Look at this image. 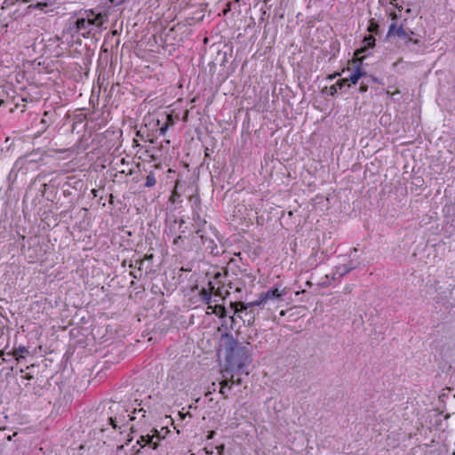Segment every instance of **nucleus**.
I'll return each mask as SVG.
<instances>
[{
  "label": "nucleus",
  "mask_w": 455,
  "mask_h": 455,
  "mask_svg": "<svg viewBox=\"0 0 455 455\" xmlns=\"http://www.w3.org/2000/svg\"><path fill=\"white\" fill-rule=\"evenodd\" d=\"M286 294L287 291L285 288L280 289L279 287H273L262 292L260 295L266 305L273 304L275 306V303L283 302Z\"/></svg>",
  "instance_id": "4"
},
{
  "label": "nucleus",
  "mask_w": 455,
  "mask_h": 455,
  "mask_svg": "<svg viewBox=\"0 0 455 455\" xmlns=\"http://www.w3.org/2000/svg\"><path fill=\"white\" fill-rule=\"evenodd\" d=\"M42 159L43 154L41 152L33 151L19 157L16 163L23 166L29 164H37Z\"/></svg>",
  "instance_id": "8"
},
{
  "label": "nucleus",
  "mask_w": 455,
  "mask_h": 455,
  "mask_svg": "<svg viewBox=\"0 0 455 455\" xmlns=\"http://www.w3.org/2000/svg\"><path fill=\"white\" fill-rule=\"evenodd\" d=\"M10 92L14 93L12 84H0V105L4 104L10 100V97L12 96L10 94Z\"/></svg>",
  "instance_id": "10"
},
{
  "label": "nucleus",
  "mask_w": 455,
  "mask_h": 455,
  "mask_svg": "<svg viewBox=\"0 0 455 455\" xmlns=\"http://www.w3.org/2000/svg\"><path fill=\"white\" fill-rule=\"evenodd\" d=\"M180 239H181L180 235L175 237L173 240V244H178Z\"/></svg>",
  "instance_id": "24"
},
{
  "label": "nucleus",
  "mask_w": 455,
  "mask_h": 455,
  "mask_svg": "<svg viewBox=\"0 0 455 455\" xmlns=\"http://www.w3.org/2000/svg\"><path fill=\"white\" fill-rule=\"evenodd\" d=\"M3 355H4V351L0 350V357H2Z\"/></svg>",
  "instance_id": "31"
},
{
  "label": "nucleus",
  "mask_w": 455,
  "mask_h": 455,
  "mask_svg": "<svg viewBox=\"0 0 455 455\" xmlns=\"http://www.w3.org/2000/svg\"><path fill=\"white\" fill-rule=\"evenodd\" d=\"M345 84H347V80H346L345 78H344V79H342V80L338 81V82L335 84V85H337V87H338V88H339V89H342V87H343Z\"/></svg>",
  "instance_id": "21"
},
{
  "label": "nucleus",
  "mask_w": 455,
  "mask_h": 455,
  "mask_svg": "<svg viewBox=\"0 0 455 455\" xmlns=\"http://www.w3.org/2000/svg\"><path fill=\"white\" fill-rule=\"evenodd\" d=\"M222 339L227 350V367H229L231 370L240 371L251 363V359L247 346L238 344L229 333L223 334Z\"/></svg>",
  "instance_id": "1"
},
{
  "label": "nucleus",
  "mask_w": 455,
  "mask_h": 455,
  "mask_svg": "<svg viewBox=\"0 0 455 455\" xmlns=\"http://www.w3.org/2000/svg\"><path fill=\"white\" fill-rule=\"evenodd\" d=\"M236 370H231L229 367H227L223 371H221V381L228 382V388L231 389L235 385H240L242 383V379L240 377H235V371Z\"/></svg>",
  "instance_id": "6"
},
{
  "label": "nucleus",
  "mask_w": 455,
  "mask_h": 455,
  "mask_svg": "<svg viewBox=\"0 0 455 455\" xmlns=\"http://www.w3.org/2000/svg\"><path fill=\"white\" fill-rule=\"evenodd\" d=\"M10 101L14 105V108H20L21 112L25 111L26 104L28 102V99L26 97L13 94L10 97Z\"/></svg>",
  "instance_id": "11"
},
{
  "label": "nucleus",
  "mask_w": 455,
  "mask_h": 455,
  "mask_svg": "<svg viewBox=\"0 0 455 455\" xmlns=\"http://www.w3.org/2000/svg\"><path fill=\"white\" fill-rule=\"evenodd\" d=\"M337 89H338V87H337V85H335V84H334V85H332V86H331V87H330L331 94V95H333L334 93H336V92H337Z\"/></svg>",
  "instance_id": "23"
},
{
  "label": "nucleus",
  "mask_w": 455,
  "mask_h": 455,
  "mask_svg": "<svg viewBox=\"0 0 455 455\" xmlns=\"http://www.w3.org/2000/svg\"><path fill=\"white\" fill-rule=\"evenodd\" d=\"M363 75V73L361 71V69L357 68L353 74L349 76V77L345 78L347 80V86H350V84H355Z\"/></svg>",
  "instance_id": "15"
},
{
  "label": "nucleus",
  "mask_w": 455,
  "mask_h": 455,
  "mask_svg": "<svg viewBox=\"0 0 455 455\" xmlns=\"http://www.w3.org/2000/svg\"><path fill=\"white\" fill-rule=\"evenodd\" d=\"M143 259H138V260H135L134 262V265L133 264H131V267H137L138 268V272H140L141 271V266L143 264Z\"/></svg>",
  "instance_id": "20"
},
{
  "label": "nucleus",
  "mask_w": 455,
  "mask_h": 455,
  "mask_svg": "<svg viewBox=\"0 0 455 455\" xmlns=\"http://www.w3.org/2000/svg\"><path fill=\"white\" fill-rule=\"evenodd\" d=\"M231 306L234 307L235 314L245 311V315H250V318L248 319V322L250 323L251 320H254V315L252 314L251 309L250 311H247V310L253 307H265L267 305H266L265 301H263V299H262L261 295L259 294V299L257 300H254V301H251L249 303L235 302V303H232Z\"/></svg>",
  "instance_id": "3"
},
{
  "label": "nucleus",
  "mask_w": 455,
  "mask_h": 455,
  "mask_svg": "<svg viewBox=\"0 0 455 455\" xmlns=\"http://www.w3.org/2000/svg\"><path fill=\"white\" fill-rule=\"evenodd\" d=\"M396 36L400 38H403L406 40L407 42H413L414 44H418L419 41L418 39H412L411 36H409V34L405 31V29L403 27H397L395 24H392L389 27L387 36Z\"/></svg>",
  "instance_id": "7"
},
{
  "label": "nucleus",
  "mask_w": 455,
  "mask_h": 455,
  "mask_svg": "<svg viewBox=\"0 0 455 455\" xmlns=\"http://www.w3.org/2000/svg\"><path fill=\"white\" fill-rule=\"evenodd\" d=\"M48 115V112H44V116L45 117Z\"/></svg>",
  "instance_id": "34"
},
{
  "label": "nucleus",
  "mask_w": 455,
  "mask_h": 455,
  "mask_svg": "<svg viewBox=\"0 0 455 455\" xmlns=\"http://www.w3.org/2000/svg\"><path fill=\"white\" fill-rule=\"evenodd\" d=\"M102 16L101 14H98L94 19H84L80 18L77 19L76 25L78 30L87 29L90 26L97 24V26H100L102 24Z\"/></svg>",
  "instance_id": "9"
},
{
  "label": "nucleus",
  "mask_w": 455,
  "mask_h": 455,
  "mask_svg": "<svg viewBox=\"0 0 455 455\" xmlns=\"http://www.w3.org/2000/svg\"><path fill=\"white\" fill-rule=\"evenodd\" d=\"M41 123H42L44 125H46V124H47V121H46V119H45L44 117V118H42Z\"/></svg>",
  "instance_id": "27"
},
{
  "label": "nucleus",
  "mask_w": 455,
  "mask_h": 455,
  "mask_svg": "<svg viewBox=\"0 0 455 455\" xmlns=\"http://www.w3.org/2000/svg\"><path fill=\"white\" fill-rule=\"evenodd\" d=\"M364 46L361 49L355 52V56L358 57L359 53L363 52L366 48L373 47L375 44V38L372 36H366L363 39Z\"/></svg>",
  "instance_id": "16"
},
{
  "label": "nucleus",
  "mask_w": 455,
  "mask_h": 455,
  "mask_svg": "<svg viewBox=\"0 0 455 455\" xmlns=\"http://www.w3.org/2000/svg\"><path fill=\"white\" fill-rule=\"evenodd\" d=\"M153 259V254H150V255H147L145 259Z\"/></svg>",
  "instance_id": "28"
},
{
  "label": "nucleus",
  "mask_w": 455,
  "mask_h": 455,
  "mask_svg": "<svg viewBox=\"0 0 455 455\" xmlns=\"http://www.w3.org/2000/svg\"><path fill=\"white\" fill-rule=\"evenodd\" d=\"M156 183V180L155 174L153 172H149L146 178L145 186L148 188L154 187Z\"/></svg>",
  "instance_id": "17"
},
{
  "label": "nucleus",
  "mask_w": 455,
  "mask_h": 455,
  "mask_svg": "<svg viewBox=\"0 0 455 455\" xmlns=\"http://www.w3.org/2000/svg\"><path fill=\"white\" fill-rule=\"evenodd\" d=\"M208 310L210 311H207V314H215L217 315H219V317L220 318H225L226 317V309L224 307L222 306H208Z\"/></svg>",
  "instance_id": "14"
},
{
  "label": "nucleus",
  "mask_w": 455,
  "mask_h": 455,
  "mask_svg": "<svg viewBox=\"0 0 455 455\" xmlns=\"http://www.w3.org/2000/svg\"><path fill=\"white\" fill-rule=\"evenodd\" d=\"M160 435L156 429H155V435H150L149 434L141 435L140 439L137 440V444L140 447H144L146 444H149L153 450H156L159 446Z\"/></svg>",
  "instance_id": "5"
},
{
  "label": "nucleus",
  "mask_w": 455,
  "mask_h": 455,
  "mask_svg": "<svg viewBox=\"0 0 455 455\" xmlns=\"http://www.w3.org/2000/svg\"><path fill=\"white\" fill-rule=\"evenodd\" d=\"M214 435H215V432L214 431H211V432H209L207 438L208 439H212V438H213Z\"/></svg>",
  "instance_id": "26"
},
{
  "label": "nucleus",
  "mask_w": 455,
  "mask_h": 455,
  "mask_svg": "<svg viewBox=\"0 0 455 455\" xmlns=\"http://www.w3.org/2000/svg\"><path fill=\"white\" fill-rule=\"evenodd\" d=\"M109 411L110 413L108 418L109 424L115 429L120 428L121 425H124L126 421V418L129 417V415H127L128 411L120 403H114L109 407Z\"/></svg>",
  "instance_id": "2"
},
{
  "label": "nucleus",
  "mask_w": 455,
  "mask_h": 455,
  "mask_svg": "<svg viewBox=\"0 0 455 455\" xmlns=\"http://www.w3.org/2000/svg\"><path fill=\"white\" fill-rule=\"evenodd\" d=\"M172 122V116H167V123L160 128V134L164 135L168 130L170 124Z\"/></svg>",
  "instance_id": "18"
},
{
  "label": "nucleus",
  "mask_w": 455,
  "mask_h": 455,
  "mask_svg": "<svg viewBox=\"0 0 455 455\" xmlns=\"http://www.w3.org/2000/svg\"><path fill=\"white\" fill-rule=\"evenodd\" d=\"M220 393L223 395V397L225 399L228 398V395H227V392H226V388L228 387V382L220 380Z\"/></svg>",
  "instance_id": "19"
},
{
  "label": "nucleus",
  "mask_w": 455,
  "mask_h": 455,
  "mask_svg": "<svg viewBox=\"0 0 455 455\" xmlns=\"http://www.w3.org/2000/svg\"><path fill=\"white\" fill-rule=\"evenodd\" d=\"M361 91H363V92L366 91V87L361 86Z\"/></svg>",
  "instance_id": "30"
},
{
  "label": "nucleus",
  "mask_w": 455,
  "mask_h": 455,
  "mask_svg": "<svg viewBox=\"0 0 455 455\" xmlns=\"http://www.w3.org/2000/svg\"><path fill=\"white\" fill-rule=\"evenodd\" d=\"M377 28H378V25H377V24L372 23V24L369 27V31H371V32H376Z\"/></svg>",
  "instance_id": "22"
},
{
  "label": "nucleus",
  "mask_w": 455,
  "mask_h": 455,
  "mask_svg": "<svg viewBox=\"0 0 455 455\" xmlns=\"http://www.w3.org/2000/svg\"><path fill=\"white\" fill-rule=\"evenodd\" d=\"M354 268H355V266H354L352 263H349L348 265H340L336 267L334 275H338L341 277Z\"/></svg>",
  "instance_id": "13"
},
{
  "label": "nucleus",
  "mask_w": 455,
  "mask_h": 455,
  "mask_svg": "<svg viewBox=\"0 0 455 455\" xmlns=\"http://www.w3.org/2000/svg\"><path fill=\"white\" fill-rule=\"evenodd\" d=\"M285 314H286V311H285V310H282V311L280 312V315H281V316H284V315H285Z\"/></svg>",
  "instance_id": "29"
},
{
  "label": "nucleus",
  "mask_w": 455,
  "mask_h": 455,
  "mask_svg": "<svg viewBox=\"0 0 455 455\" xmlns=\"http://www.w3.org/2000/svg\"><path fill=\"white\" fill-rule=\"evenodd\" d=\"M230 319H231V321H232V322H234V321H235L234 316H231V317H230Z\"/></svg>",
  "instance_id": "33"
},
{
  "label": "nucleus",
  "mask_w": 455,
  "mask_h": 455,
  "mask_svg": "<svg viewBox=\"0 0 455 455\" xmlns=\"http://www.w3.org/2000/svg\"><path fill=\"white\" fill-rule=\"evenodd\" d=\"M29 354L28 350L25 347H19L18 348H15L12 353H8V355H12L15 358L17 361H20L21 359L25 358L26 355Z\"/></svg>",
  "instance_id": "12"
},
{
  "label": "nucleus",
  "mask_w": 455,
  "mask_h": 455,
  "mask_svg": "<svg viewBox=\"0 0 455 455\" xmlns=\"http://www.w3.org/2000/svg\"><path fill=\"white\" fill-rule=\"evenodd\" d=\"M131 441H132V438H129V439L127 440L126 444H128V443H130Z\"/></svg>",
  "instance_id": "32"
},
{
  "label": "nucleus",
  "mask_w": 455,
  "mask_h": 455,
  "mask_svg": "<svg viewBox=\"0 0 455 455\" xmlns=\"http://www.w3.org/2000/svg\"><path fill=\"white\" fill-rule=\"evenodd\" d=\"M132 275H133L134 278H140L141 276L140 272L139 275H138V272H132Z\"/></svg>",
  "instance_id": "25"
}]
</instances>
